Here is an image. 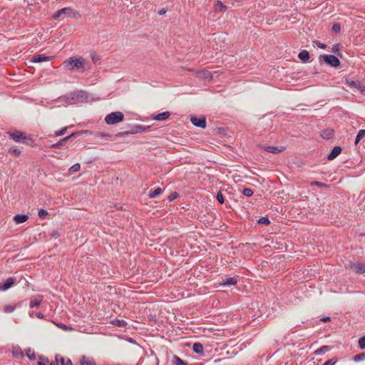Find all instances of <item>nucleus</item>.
Returning a JSON list of instances; mask_svg holds the SVG:
<instances>
[{"mask_svg":"<svg viewBox=\"0 0 365 365\" xmlns=\"http://www.w3.org/2000/svg\"><path fill=\"white\" fill-rule=\"evenodd\" d=\"M63 66L71 72L83 73L90 68V63L81 56H73L65 60Z\"/></svg>","mask_w":365,"mask_h":365,"instance_id":"obj_1","label":"nucleus"},{"mask_svg":"<svg viewBox=\"0 0 365 365\" xmlns=\"http://www.w3.org/2000/svg\"><path fill=\"white\" fill-rule=\"evenodd\" d=\"M59 98L61 101L66 104L74 105L84 101L87 98V94L82 91H74L68 93Z\"/></svg>","mask_w":365,"mask_h":365,"instance_id":"obj_2","label":"nucleus"},{"mask_svg":"<svg viewBox=\"0 0 365 365\" xmlns=\"http://www.w3.org/2000/svg\"><path fill=\"white\" fill-rule=\"evenodd\" d=\"M124 119V115L120 111L112 112L108 114L105 118V122L108 125H115L122 122Z\"/></svg>","mask_w":365,"mask_h":365,"instance_id":"obj_3","label":"nucleus"},{"mask_svg":"<svg viewBox=\"0 0 365 365\" xmlns=\"http://www.w3.org/2000/svg\"><path fill=\"white\" fill-rule=\"evenodd\" d=\"M149 128L150 126L148 125H135L131 127V129L130 130L118 133L116 134V135L118 137H122L125 135L137 134L139 133L147 131L148 130H149Z\"/></svg>","mask_w":365,"mask_h":365,"instance_id":"obj_4","label":"nucleus"},{"mask_svg":"<svg viewBox=\"0 0 365 365\" xmlns=\"http://www.w3.org/2000/svg\"><path fill=\"white\" fill-rule=\"evenodd\" d=\"M322 59L332 67H337L340 64L339 58L334 55H321L319 61H322Z\"/></svg>","mask_w":365,"mask_h":365,"instance_id":"obj_5","label":"nucleus"},{"mask_svg":"<svg viewBox=\"0 0 365 365\" xmlns=\"http://www.w3.org/2000/svg\"><path fill=\"white\" fill-rule=\"evenodd\" d=\"M191 123L196 127L205 128H206V118L205 116L197 118L196 116H192L190 118Z\"/></svg>","mask_w":365,"mask_h":365,"instance_id":"obj_6","label":"nucleus"},{"mask_svg":"<svg viewBox=\"0 0 365 365\" xmlns=\"http://www.w3.org/2000/svg\"><path fill=\"white\" fill-rule=\"evenodd\" d=\"M77 133H73L70 135L63 138V139L60 140L58 143L51 145V148H60L61 146L64 145L66 144V143L69 139H71V138L76 136L77 135Z\"/></svg>","mask_w":365,"mask_h":365,"instance_id":"obj_7","label":"nucleus"},{"mask_svg":"<svg viewBox=\"0 0 365 365\" xmlns=\"http://www.w3.org/2000/svg\"><path fill=\"white\" fill-rule=\"evenodd\" d=\"M346 84L350 87L356 88L361 93H365V86H364L359 81L346 80Z\"/></svg>","mask_w":365,"mask_h":365,"instance_id":"obj_8","label":"nucleus"},{"mask_svg":"<svg viewBox=\"0 0 365 365\" xmlns=\"http://www.w3.org/2000/svg\"><path fill=\"white\" fill-rule=\"evenodd\" d=\"M14 283H15V279L13 277H9V278L6 279L4 284H3L0 282V290L6 291V290L9 289V288H11L14 285Z\"/></svg>","mask_w":365,"mask_h":365,"instance_id":"obj_9","label":"nucleus"},{"mask_svg":"<svg viewBox=\"0 0 365 365\" xmlns=\"http://www.w3.org/2000/svg\"><path fill=\"white\" fill-rule=\"evenodd\" d=\"M53 57L46 56L44 54H38L32 57L31 61L34 63H41L48 61L52 59Z\"/></svg>","mask_w":365,"mask_h":365,"instance_id":"obj_10","label":"nucleus"},{"mask_svg":"<svg viewBox=\"0 0 365 365\" xmlns=\"http://www.w3.org/2000/svg\"><path fill=\"white\" fill-rule=\"evenodd\" d=\"M263 148L267 152L271 153H274V154H277V153H282L284 150V148L282 147V146H281V147H278V146H264Z\"/></svg>","mask_w":365,"mask_h":365,"instance_id":"obj_11","label":"nucleus"},{"mask_svg":"<svg viewBox=\"0 0 365 365\" xmlns=\"http://www.w3.org/2000/svg\"><path fill=\"white\" fill-rule=\"evenodd\" d=\"M10 137L15 141V142H21V140H25L26 138V136L19 131H16L14 133H9Z\"/></svg>","mask_w":365,"mask_h":365,"instance_id":"obj_12","label":"nucleus"},{"mask_svg":"<svg viewBox=\"0 0 365 365\" xmlns=\"http://www.w3.org/2000/svg\"><path fill=\"white\" fill-rule=\"evenodd\" d=\"M72 9L69 7L63 8L61 9L58 10L53 16V19H59L63 14H70Z\"/></svg>","mask_w":365,"mask_h":365,"instance_id":"obj_13","label":"nucleus"},{"mask_svg":"<svg viewBox=\"0 0 365 365\" xmlns=\"http://www.w3.org/2000/svg\"><path fill=\"white\" fill-rule=\"evenodd\" d=\"M341 152V148L339 146H335L327 156L329 160L335 159Z\"/></svg>","mask_w":365,"mask_h":365,"instance_id":"obj_14","label":"nucleus"},{"mask_svg":"<svg viewBox=\"0 0 365 365\" xmlns=\"http://www.w3.org/2000/svg\"><path fill=\"white\" fill-rule=\"evenodd\" d=\"M351 269L357 274H364L365 272V264L364 263H356L351 265Z\"/></svg>","mask_w":365,"mask_h":365,"instance_id":"obj_15","label":"nucleus"},{"mask_svg":"<svg viewBox=\"0 0 365 365\" xmlns=\"http://www.w3.org/2000/svg\"><path fill=\"white\" fill-rule=\"evenodd\" d=\"M170 115V113L169 111H165L160 113L159 114L155 115L153 119L157 121H163L167 120Z\"/></svg>","mask_w":365,"mask_h":365,"instance_id":"obj_16","label":"nucleus"},{"mask_svg":"<svg viewBox=\"0 0 365 365\" xmlns=\"http://www.w3.org/2000/svg\"><path fill=\"white\" fill-rule=\"evenodd\" d=\"M29 220L27 215H16L14 217V220L16 224H20L26 222Z\"/></svg>","mask_w":365,"mask_h":365,"instance_id":"obj_17","label":"nucleus"},{"mask_svg":"<svg viewBox=\"0 0 365 365\" xmlns=\"http://www.w3.org/2000/svg\"><path fill=\"white\" fill-rule=\"evenodd\" d=\"M81 365H96L93 358L82 356L81 359Z\"/></svg>","mask_w":365,"mask_h":365,"instance_id":"obj_18","label":"nucleus"},{"mask_svg":"<svg viewBox=\"0 0 365 365\" xmlns=\"http://www.w3.org/2000/svg\"><path fill=\"white\" fill-rule=\"evenodd\" d=\"M192 350L198 354L202 355L204 354L203 346L201 343L196 342L192 346Z\"/></svg>","mask_w":365,"mask_h":365,"instance_id":"obj_19","label":"nucleus"},{"mask_svg":"<svg viewBox=\"0 0 365 365\" xmlns=\"http://www.w3.org/2000/svg\"><path fill=\"white\" fill-rule=\"evenodd\" d=\"M298 58L304 63L307 62L309 59V53L307 51L303 50L299 52Z\"/></svg>","mask_w":365,"mask_h":365,"instance_id":"obj_20","label":"nucleus"},{"mask_svg":"<svg viewBox=\"0 0 365 365\" xmlns=\"http://www.w3.org/2000/svg\"><path fill=\"white\" fill-rule=\"evenodd\" d=\"M227 6H225L220 1H217L215 5V11L217 12H225Z\"/></svg>","mask_w":365,"mask_h":365,"instance_id":"obj_21","label":"nucleus"},{"mask_svg":"<svg viewBox=\"0 0 365 365\" xmlns=\"http://www.w3.org/2000/svg\"><path fill=\"white\" fill-rule=\"evenodd\" d=\"M333 134L334 130L332 129H326L322 131L321 135L324 139L329 140L333 136Z\"/></svg>","mask_w":365,"mask_h":365,"instance_id":"obj_22","label":"nucleus"},{"mask_svg":"<svg viewBox=\"0 0 365 365\" xmlns=\"http://www.w3.org/2000/svg\"><path fill=\"white\" fill-rule=\"evenodd\" d=\"M41 302H42L41 297H40L39 299L37 297L34 298L30 302L29 307L34 308V307H38L41 304Z\"/></svg>","mask_w":365,"mask_h":365,"instance_id":"obj_23","label":"nucleus"},{"mask_svg":"<svg viewBox=\"0 0 365 365\" xmlns=\"http://www.w3.org/2000/svg\"><path fill=\"white\" fill-rule=\"evenodd\" d=\"M331 349V347L329 346H322V347L317 349L314 351V354L316 355H320V354L325 353L326 351H330Z\"/></svg>","mask_w":365,"mask_h":365,"instance_id":"obj_24","label":"nucleus"},{"mask_svg":"<svg viewBox=\"0 0 365 365\" xmlns=\"http://www.w3.org/2000/svg\"><path fill=\"white\" fill-rule=\"evenodd\" d=\"M111 323L118 327H124L127 325V323L124 320L115 319L112 320Z\"/></svg>","mask_w":365,"mask_h":365,"instance_id":"obj_25","label":"nucleus"},{"mask_svg":"<svg viewBox=\"0 0 365 365\" xmlns=\"http://www.w3.org/2000/svg\"><path fill=\"white\" fill-rule=\"evenodd\" d=\"M172 361L175 365H187V363L185 361H184L180 357L175 355L173 356Z\"/></svg>","mask_w":365,"mask_h":365,"instance_id":"obj_26","label":"nucleus"},{"mask_svg":"<svg viewBox=\"0 0 365 365\" xmlns=\"http://www.w3.org/2000/svg\"><path fill=\"white\" fill-rule=\"evenodd\" d=\"M365 137V130L362 129V130H360L356 137V139H355V144H358L359 143V141Z\"/></svg>","mask_w":365,"mask_h":365,"instance_id":"obj_27","label":"nucleus"},{"mask_svg":"<svg viewBox=\"0 0 365 365\" xmlns=\"http://www.w3.org/2000/svg\"><path fill=\"white\" fill-rule=\"evenodd\" d=\"M198 75L200 78H203L205 79L211 78L210 72L208 71H205V70L201 71L198 73Z\"/></svg>","mask_w":365,"mask_h":365,"instance_id":"obj_28","label":"nucleus"},{"mask_svg":"<svg viewBox=\"0 0 365 365\" xmlns=\"http://www.w3.org/2000/svg\"><path fill=\"white\" fill-rule=\"evenodd\" d=\"M237 284V279L234 277H229V278H227L224 282H223V284L224 285H226V286H229V285H235Z\"/></svg>","mask_w":365,"mask_h":365,"instance_id":"obj_29","label":"nucleus"},{"mask_svg":"<svg viewBox=\"0 0 365 365\" xmlns=\"http://www.w3.org/2000/svg\"><path fill=\"white\" fill-rule=\"evenodd\" d=\"M9 152L11 155H14L16 156H19L21 155V150L16 147H12L11 148H9Z\"/></svg>","mask_w":365,"mask_h":365,"instance_id":"obj_30","label":"nucleus"},{"mask_svg":"<svg viewBox=\"0 0 365 365\" xmlns=\"http://www.w3.org/2000/svg\"><path fill=\"white\" fill-rule=\"evenodd\" d=\"M162 192V190L160 187L156 188L154 191L150 192L149 193V197L150 198H154L156 196L159 195Z\"/></svg>","mask_w":365,"mask_h":365,"instance_id":"obj_31","label":"nucleus"},{"mask_svg":"<svg viewBox=\"0 0 365 365\" xmlns=\"http://www.w3.org/2000/svg\"><path fill=\"white\" fill-rule=\"evenodd\" d=\"M12 354L14 356H16V357L23 356L22 351L19 347L14 348L12 351Z\"/></svg>","mask_w":365,"mask_h":365,"instance_id":"obj_32","label":"nucleus"},{"mask_svg":"<svg viewBox=\"0 0 365 365\" xmlns=\"http://www.w3.org/2000/svg\"><path fill=\"white\" fill-rule=\"evenodd\" d=\"M59 362L61 365H73L71 361L69 359H65L61 356H59Z\"/></svg>","mask_w":365,"mask_h":365,"instance_id":"obj_33","label":"nucleus"},{"mask_svg":"<svg viewBox=\"0 0 365 365\" xmlns=\"http://www.w3.org/2000/svg\"><path fill=\"white\" fill-rule=\"evenodd\" d=\"M312 185H317V187H320V188H327L329 187L328 185L325 184V183H323V182H321L319 181H312L311 182Z\"/></svg>","mask_w":365,"mask_h":365,"instance_id":"obj_34","label":"nucleus"},{"mask_svg":"<svg viewBox=\"0 0 365 365\" xmlns=\"http://www.w3.org/2000/svg\"><path fill=\"white\" fill-rule=\"evenodd\" d=\"M258 223L261 225H269L270 223V221L268 217H262L258 220Z\"/></svg>","mask_w":365,"mask_h":365,"instance_id":"obj_35","label":"nucleus"},{"mask_svg":"<svg viewBox=\"0 0 365 365\" xmlns=\"http://www.w3.org/2000/svg\"><path fill=\"white\" fill-rule=\"evenodd\" d=\"M338 359L336 357H333L331 359L327 360L322 365H334L337 362Z\"/></svg>","mask_w":365,"mask_h":365,"instance_id":"obj_36","label":"nucleus"},{"mask_svg":"<svg viewBox=\"0 0 365 365\" xmlns=\"http://www.w3.org/2000/svg\"><path fill=\"white\" fill-rule=\"evenodd\" d=\"M14 309H15V306L11 305V304L6 305L4 307V310L6 313H11V312H14Z\"/></svg>","mask_w":365,"mask_h":365,"instance_id":"obj_37","label":"nucleus"},{"mask_svg":"<svg viewBox=\"0 0 365 365\" xmlns=\"http://www.w3.org/2000/svg\"><path fill=\"white\" fill-rule=\"evenodd\" d=\"M48 215V212L44 209H41L38 211V216L41 219L46 218V217Z\"/></svg>","mask_w":365,"mask_h":365,"instance_id":"obj_38","label":"nucleus"},{"mask_svg":"<svg viewBox=\"0 0 365 365\" xmlns=\"http://www.w3.org/2000/svg\"><path fill=\"white\" fill-rule=\"evenodd\" d=\"M242 193L247 197H251L253 195V191L250 188H245Z\"/></svg>","mask_w":365,"mask_h":365,"instance_id":"obj_39","label":"nucleus"},{"mask_svg":"<svg viewBox=\"0 0 365 365\" xmlns=\"http://www.w3.org/2000/svg\"><path fill=\"white\" fill-rule=\"evenodd\" d=\"M358 343H359V346L360 347V349H365V336L361 337L359 339V342Z\"/></svg>","mask_w":365,"mask_h":365,"instance_id":"obj_40","label":"nucleus"},{"mask_svg":"<svg viewBox=\"0 0 365 365\" xmlns=\"http://www.w3.org/2000/svg\"><path fill=\"white\" fill-rule=\"evenodd\" d=\"M365 359V353L359 354L354 356V360L359 361Z\"/></svg>","mask_w":365,"mask_h":365,"instance_id":"obj_41","label":"nucleus"},{"mask_svg":"<svg viewBox=\"0 0 365 365\" xmlns=\"http://www.w3.org/2000/svg\"><path fill=\"white\" fill-rule=\"evenodd\" d=\"M68 127H63L60 130L55 132L56 136H61L65 134L67 130Z\"/></svg>","mask_w":365,"mask_h":365,"instance_id":"obj_42","label":"nucleus"},{"mask_svg":"<svg viewBox=\"0 0 365 365\" xmlns=\"http://www.w3.org/2000/svg\"><path fill=\"white\" fill-rule=\"evenodd\" d=\"M179 196L178 193L176 192H173L172 193H170L168 196V200L170 202L171 201H173L174 200H175L176 198H178Z\"/></svg>","mask_w":365,"mask_h":365,"instance_id":"obj_43","label":"nucleus"},{"mask_svg":"<svg viewBox=\"0 0 365 365\" xmlns=\"http://www.w3.org/2000/svg\"><path fill=\"white\" fill-rule=\"evenodd\" d=\"M26 356L32 360H34L36 359V354L34 351H31L30 349L26 352Z\"/></svg>","mask_w":365,"mask_h":365,"instance_id":"obj_44","label":"nucleus"},{"mask_svg":"<svg viewBox=\"0 0 365 365\" xmlns=\"http://www.w3.org/2000/svg\"><path fill=\"white\" fill-rule=\"evenodd\" d=\"M216 198L220 204L224 203V196L221 192H217Z\"/></svg>","mask_w":365,"mask_h":365,"instance_id":"obj_45","label":"nucleus"},{"mask_svg":"<svg viewBox=\"0 0 365 365\" xmlns=\"http://www.w3.org/2000/svg\"><path fill=\"white\" fill-rule=\"evenodd\" d=\"M81 165L79 163H76L73 165H72L70 168V170L71 172L76 173L80 170Z\"/></svg>","mask_w":365,"mask_h":365,"instance_id":"obj_46","label":"nucleus"},{"mask_svg":"<svg viewBox=\"0 0 365 365\" xmlns=\"http://www.w3.org/2000/svg\"><path fill=\"white\" fill-rule=\"evenodd\" d=\"M340 29H341V26L339 24H334L333 26H332V30L337 33V32H339L340 31Z\"/></svg>","mask_w":365,"mask_h":365,"instance_id":"obj_47","label":"nucleus"},{"mask_svg":"<svg viewBox=\"0 0 365 365\" xmlns=\"http://www.w3.org/2000/svg\"><path fill=\"white\" fill-rule=\"evenodd\" d=\"M58 327H60L61 329H63V330H70L71 329V328L68 327L67 325L66 324H60L58 325Z\"/></svg>","mask_w":365,"mask_h":365,"instance_id":"obj_48","label":"nucleus"},{"mask_svg":"<svg viewBox=\"0 0 365 365\" xmlns=\"http://www.w3.org/2000/svg\"><path fill=\"white\" fill-rule=\"evenodd\" d=\"M314 43H315L317 44V46L319 48H326V45H325V44H324V43H320V42H317V41H315Z\"/></svg>","mask_w":365,"mask_h":365,"instance_id":"obj_49","label":"nucleus"},{"mask_svg":"<svg viewBox=\"0 0 365 365\" xmlns=\"http://www.w3.org/2000/svg\"><path fill=\"white\" fill-rule=\"evenodd\" d=\"M58 362H59V356L56 355V361L50 363L49 365H58Z\"/></svg>","mask_w":365,"mask_h":365,"instance_id":"obj_50","label":"nucleus"},{"mask_svg":"<svg viewBox=\"0 0 365 365\" xmlns=\"http://www.w3.org/2000/svg\"><path fill=\"white\" fill-rule=\"evenodd\" d=\"M339 51V46L338 45H334L332 48V51L334 53H336Z\"/></svg>","mask_w":365,"mask_h":365,"instance_id":"obj_51","label":"nucleus"},{"mask_svg":"<svg viewBox=\"0 0 365 365\" xmlns=\"http://www.w3.org/2000/svg\"><path fill=\"white\" fill-rule=\"evenodd\" d=\"M321 320L324 322H329L330 321V317H323L321 319Z\"/></svg>","mask_w":365,"mask_h":365,"instance_id":"obj_52","label":"nucleus"},{"mask_svg":"<svg viewBox=\"0 0 365 365\" xmlns=\"http://www.w3.org/2000/svg\"><path fill=\"white\" fill-rule=\"evenodd\" d=\"M36 317L39 319H43V314H41V312H38L36 314Z\"/></svg>","mask_w":365,"mask_h":365,"instance_id":"obj_53","label":"nucleus"},{"mask_svg":"<svg viewBox=\"0 0 365 365\" xmlns=\"http://www.w3.org/2000/svg\"><path fill=\"white\" fill-rule=\"evenodd\" d=\"M164 14H165V9H163L159 11V14L160 15H163Z\"/></svg>","mask_w":365,"mask_h":365,"instance_id":"obj_54","label":"nucleus"},{"mask_svg":"<svg viewBox=\"0 0 365 365\" xmlns=\"http://www.w3.org/2000/svg\"><path fill=\"white\" fill-rule=\"evenodd\" d=\"M38 365H46V364L43 361H38Z\"/></svg>","mask_w":365,"mask_h":365,"instance_id":"obj_55","label":"nucleus"},{"mask_svg":"<svg viewBox=\"0 0 365 365\" xmlns=\"http://www.w3.org/2000/svg\"><path fill=\"white\" fill-rule=\"evenodd\" d=\"M102 136H108V134H103V135H102Z\"/></svg>","mask_w":365,"mask_h":365,"instance_id":"obj_56","label":"nucleus"},{"mask_svg":"<svg viewBox=\"0 0 365 365\" xmlns=\"http://www.w3.org/2000/svg\"><path fill=\"white\" fill-rule=\"evenodd\" d=\"M92 60H93V61H94V60H96V58H93H93H92Z\"/></svg>","mask_w":365,"mask_h":365,"instance_id":"obj_57","label":"nucleus"},{"mask_svg":"<svg viewBox=\"0 0 365 365\" xmlns=\"http://www.w3.org/2000/svg\"><path fill=\"white\" fill-rule=\"evenodd\" d=\"M92 60H93V61H94V60H96V58H93H93H92Z\"/></svg>","mask_w":365,"mask_h":365,"instance_id":"obj_58","label":"nucleus"}]
</instances>
